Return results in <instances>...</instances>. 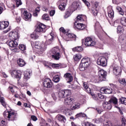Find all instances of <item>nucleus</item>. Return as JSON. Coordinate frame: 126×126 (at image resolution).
Returning <instances> with one entry per match:
<instances>
[{
    "mask_svg": "<svg viewBox=\"0 0 126 126\" xmlns=\"http://www.w3.org/2000/svg\"><path fill=\"white\" fill-rule=\"evenodd\" d=\"M90 65V58H83L82 59L81 61V63L80 64L79 69L81 71H83L86 68V67H88Z\"/></svg>",
    "mask_w": 126,
    "mask_h": 126,
    "instance_id": "obj_1",
    "label": "nucleus"
},
{
    "mask_svg": "<svg viewBox=\"0 0 126 126\" xmlns=\"http://www.w3.org/2000/svg\"><path fill=\"white\" fill-rule=\"evenodd\" d=\"M34 47L35 49H37L38 53L42 54L43 52L45 51V50L47 49V45L45 43L39 41H36L34 44Z\"/></svg>",
    "mask_w": 126,
    "mask_h": 126,
    "instance_id": "obj_2",
    "label": "nucleus"
},
{
    "mask_svg": "<svg viewBox=\"0 0 126 126\" xmlns=\"http://www.w3.org/2000/svg\"><path fill=\"white\" fill-rule=\"evenodd\" d=\"M96 45V40L95 39L88 37L85 39V45L86 47H94Z\"/></svg>",
    "mask_w": 126,
    "mask_h": 126,
    "instance_id": "obj_3",
    "label": "nucleus"
},
{
    "mask_svg": "<svg viewBox=\"0 0 126 126\" xmlns=\"http://www.w3.org/2000/svg\"><path fill=\"white\" fill-rule=\"evenodd\" d=\"M98 75L100 81H104L106 80V77H107V72L104 69H100L98 72Z\"/></svg>",
    "mask_w": 126,
    "mask_h": 126,
    "instance_id": "obj_4",
    "label": "nucleus"
},
{
    "mask_svg": "<svg viewBox=\"0 0 126 126\" xmlns=\"http://www.w3.org/2000/svg\"><path fill=\"white\" fill-rule=\"evenodd\" d=\"M23 19L25 21H31L32 20V14L31 13L27 11V10H24L23 13Z\"/></svg>",
    "mask_w": 126,
    "mask_h": 126,
    "instance_id": "obj_5",
    "label": "nucleus"
},
{
    "mask_svg": "<svg viewBox=\"0 0 126 126\" xmlns=\"http://www.w3.org/2000/svg\"><path fill=\"white\" fill-rule=\"evenodd\" d=\"M64 39H65L67 42L68 41H75L76 40V35L73 33H66V35L64 37Z\"/></svg>",
    "mask_w": 126,
    "mask_h": 126,
    "instance_id": "obj_6",
    "label": "nucleus"
},
{
    "mask_svg": "<svg viewBox=\"0 0 126 126\" xmlns=\"http://www.w3.org/2000/svg\"><path fill=\"white\" fill-rule=\"evenodd\" d=\"M97 64L102 66H106L107 65V59L104 57H99L97 60Z\"/></svg>",
    "mask_w": 126,
    "mask_h": 126,
    "instance_id": "obj_7",
    "label": "nucleus"
},
{
    "mask_svg": "<svg viewBox=\"0 0 126 126\" xmlns=\"http://www.w3.org/2000/svg\"><path fill=\"white\" fill-rule=\"evenodd\" d=\"M59 2H60V4L59 6L60 10H61V11L65 10V6H66V3H67V0H60Z\"/></svg>",
    "mask_w": 126,
    "mask_h": 126,
    "instance_id": "obj_8",
    "label": "nucleus"
},
{
    "mask_svg": "<svg viewBox=\"0 0 126 126\" xmlns=\"http://www.w3.org/2000/svg\"><path fill=\"white\" fill-rule=\"evenodd\" d=\"M11 75L14 78H17V79L21 78V71L20 70H13Z\"/></svg>",
    "mask_w": 126,
    "mask_h": 126,
    "instance_id": "obj_9",
    "label": "nucleus"
},
{
    "mask_svg": "<svg viewBox=\"0 0 126 126\" xmlns=\"http://www.w3.org/2000/svg\"><path fill=\"white\" fill-rule=\"evenodd\" d=\"M9 38L10 40H17V39H19V36H18V33L17 32H11L9 33Z\"/></svg>",
    "mask_w": 126,
    "mask_h": 126,
    "instance_id": "obj_10",
    "label": "nucleus"
},
{
    "mask_svg": "<svg viewBox=\"0 0 126 126\" xmlns=\"http://www.w3.org/2000/svg\"><path fill=\"white\" fill-rule=\"evenodd\" d=\"M45 29L46 25L43 24H39L35 29V32H38L39 33L41 32H45Z\"/></svg>",
    "mask_w": 126,
    "mask_h": 126,
    "instance_id": "obj_11",
    "label": "nucleus"
},
{
    "mask_svg": "<svg viewBox=\"0 0 126 126\" xmlns=\"http://www.w3.org/2000/svg\"><path fill=\"white\" fill-rule=\"evenodd\" d=\"M43 86L46 88H51L53 87V82L49 78L45 79L43 82Z\"/></svg>",
    "mask_w": 126,
    "mask_h": 126,
    "instance_id": "obj_12",
    "label": "nucleus"
},
{
    "mask_svg": "<svg viewBox=\"0 0 126 126\" xmlns=\"http://www.w3.org/2000/svg\"><path fill=\"white\" fill-rule=\"evenodd\" d=\"M69 7L70 8L71 10H72V11H75V10H76V9H80V8H81L80 4L78 2H73L71 6Z\"/></svg>",
    "mask_w": 126,
    "mask_h": 126,
    "instance_id": "obj_13",
    "label": "nucleus"
},
{
    "mask_svg": "<svg viewBox=\"0 0 126 126\" xmlns=\"http://www.w3.org/2000/svg\"><path fill=\"white\" fill-rule=\"evenodd\" d=\"M8 45L11 48H16L18 46V43L15 40L9 39L8 41Z\"/></svg>",
    "mask_w": 126,
    "mask_h": 126,
    "instance_id": "obj_14",
    "label": "nucleus"
},
{
    "mask_svg": "<svg viewBox=\"0 0 126 126\" xmlns=\"http://www.w3.org/2000/svg\"><path fill=\"white\" fill-rule=\"evenodd\" d=\"M7 120L10 121H15L16 120V113L13 112H10Z\"/></svg>",
    "mask_w": 126,
    "mask_h": 126,
    "instance_id": "obj_15",
    "label": "nucleus"
},
{
    "mask_svg": "<svg viewBox=\"0 0 126 126\" xmlns=\"http://www.w3.org/2000/svg\"><path fill=\"white\" fill-rule=\"evenodd\" d=\"M63 77L65 79L68 83L71 82V81L73 80V77H72V75H71V74L69 73H65L64 74Z\"/></svg>",
    "mask_w": 126,
    "mask_h": 126,
    "instance_id": "obj_16",
    "label": "nucleus"
},
{
    "mask_svg": "<svg viewBox=\"0 0 126 126\" xmlns=\"http://www.w3.org/2000/svg\"><path fill=\"white\" fill-rule=\"evenodd\" d=\"M100 91L105 94H111L113 92L112 88L110 87H104L100 89Z\"/></svg>",
    "mask_w": 126,
    "mask_h": 126,
    "instance_id": "obj_17",
    "label": "nucleus"
},
{
    "mask_svg": "<svg viewBox=\"0 0 126 126\" xmlns=\"http://www.w3.org/2000/svg\"><path fill=\"white\" fill-rule=\"evenodd\" d=\"M74 26L77 29H79V30H83L85 29V26L81 23L75 22L74 23Z\"/></svg>",
    "mask_w": 126,
    "mask_h": 126,
    "instance_id": "obj_18",
    "label": "nucleus"
},
{
    "mask_svg": "<svg viewBox=\"0 0 126 126\" xmlns=\"http://www.w3.org/2000/svg\"><path fill=\"white\" fill-rule=\"evenodd\" d=\"M8 25H9V23L8 21L1 22H0V29L3 30V29L7 28Z\"/></svg>",
    "mask_w": 126,
    "mask_h": 126,
    "instance_id": "obj_19",
    "label": "nucleus"
},
{
    "mask_svg": "<svg viewBox=\"0 0 126 126\" xmlns=\"http://www.w3.org/2000/svg\"><path fill=\"white\" fill-rule=\"evenodd\" d=\"M74 102V99H73V98H72L71 96L66 97L64 99V104H65V105H71V104H72V103Z\"/></svg>",
    "mask_w": 126,
    "mask_h": 126,
    "instance_id": "obj_20",
    "label": "nucleus"
},
{
    "mask_svg": "<svg viewBox=\"0 0 126 126\" xmlns=\"http://www.w3.org/2000/svg\"><path fill=\"white\" fill-rule=\"evenodd\" d=\"M55 37V33L54 32H51L49 34L47 35V41H48V44H51L52 42H53V40H54V38Z\"/></svg>",
    "mask_w": 126,
    "mask_h": 126,
    "instance_id": "obj_21",
    "label": "nucleus"
},
{
    "mask_svg": "<svg viewBox=\"0 0 126 126\" xmlns=\"http://www.w3.org/2000/svg\"><path fill=\"white\" fill-rule=\"evenodd\" d=\"M107 12L110 18L114 17V10H113V7L112 6H109L107 7Z\"/></svg>",
    "mask_w": 126,
    "mask_h": 126,
    "instance_id": "obj_22",
    "label": "nucleus"
},
{
    "mask_svg": "<svg viewBox=\"0 0 126 126\" xmlns=\"http://www.w3.org/2000/svg\"><path fill=\"white\" fill-rule=\"evenodd\" d=\"M122 69L120 66H116L113 68V73L115 74V75H120Z\"/></svg>",
    "mask_w": 126,
    "mask_h": 126,
    "instance_id": "obj_23",
    "label": "nucleus"
},
{
    "mask_svg": "<svg viewBox=\"0 0 126 126\" xmlns=\"http://www.w3.org/2000/svg\"><path fill=\"white\" fill-rule=\"evenodd\" d=\"M102 106L105 110H111L112 109V104H111V103L107 101L104 102Z\"/></svg>",
    "mask_w": 126,
    "mask_h": 126,
    "instance_id": "obj_24",
    "label": "nucleus"
},
{
    "mask_svg": "<svg viewBox=\"0 0 126 126\" xmlns=\"http://www.w3.org/2000/svg\"><path fill=\"white\" fill-rule=\"evenodd\" d=\"M86 19V16L85 15H79L77 17V20L76 22H82L83 21H84Z\"/></svg>",
    "mask_w": 126,
    "mask_h": 126,
    "instance_id": "obj_25",
    "label": "nucleus"
},
{
    "mask_svg": "<svg viewBox=\"0 0 126 126\" xmlns=\"http://www.w3.org/2000/svg\"><path fill=\"white\" fill-rule=\"evenodd\" d=\"M72 12H73V11L70 9V7H69L65 13L64 18H68L72 14Z\"/></svg>",
    "mask_w": 126,
    "mask_h": 126,
    "instance_id": "obj_26",
    "label": "nucleus"
},
{
    "mask_svg": "<svg viewBox=\"0 0 126 126\" xmlns=\"http://www.w3.org/2000/svg\"><path fill=\"white\" fill-rule=\"evenodd\" d=\"M56 119L59 122H62L63 123H65V121H66V120L65 119V117H64V116H63L61 114L58 115L56 116Z\"/></svg>",
    "mask_w": 126,
    "mask_h": 126,
    "instance_id": "obj_27",
    "label": "nucleus"
},
{
    "mask_svg": "<svg viewBox=\"0 0 126 126\" xmlns=\"http://www.w3.org/2000/svg\"><path fill=\"white\" fill-rule=\"evenodd\" d=\"M93 122L95 123V124H102L105 122L104 117H100L99 118L95 119L93 120Z\"/></svg>",
    "mask_w": 126,
    "mask_h": 126,
    "instance_id": "obj_28",
    "label": "nucleus"
},
{
    "mask_svg": "<svg viewBox=\"0 0 126 126\" xmlns=\"http://www.w3.org/2000/svg\"><path fill=\"white\" fill-rule=\"evenodd\" d=\"M1 96H2V94L1 93V92H0V102L1 105L5 108L6 107V103L4 101V98Z\"/></svg>",
    "mask_w": 126,
    "mask_h": 126,
    "instance_id": "obj_29",
    "label": "nucleus"
},
{
    "mask_svg": "<svg viewBox=\"0 0 126 126\" xmlns=\"http://www.w3.org/2000/svg\"><path fill=\"white\" fill-rule=\"evenodd\" d=\"M81 107V104L79 102H74L72 106V110H77V109H79Z\"/></svg>",
    "mask_w": 126,
    "mask_h": 126,
    "instance_id": "obj_30",
    "label": "nucleus"
},
{
    "mask_svg": "<svg viewBox=\"0 0 126 126\" xmlns=\"http://www.w3.org/2000/svg\"><path fill=\"white\" fill-rule=\"evenodd\" d=\"M52 59H54L56 61H59L61 59V53L59 52L52 55Z\"/></svg>",
    "mask_w": 126,
    "mask_h": 126,
    "instance_id": "obj_31",
    "label": "nucleus"
},
{
    "mask_svg": "<svg viewBox=\"0 0 126 126\" xmlns=\"http://www.w3.org/2000/svg\"><path fill=\"white\" fill-rule=\"evenodd\" d=\"M17 63L20 66H24L26 64L25 61L21 58H20L17 60Z\"/></svg>",
    "mask_w": 126,
    "mask_h": 126,
    "instance_id": "obj_32",
    "label": "nucleus"
},
{
    "mask_svg": "<svg viewBox=\"0 0 126 126\" xmlns=\"http://www.w3.org/2000/svg\"><path fill=\"white\" fill-rule=\"evenodd\" d=\"M24 78L25 80V81H27L29 78H30V72L27 71H25L24 73Z\"/></svg>",
    "mask_w": 126,
    "mask_h": 126,
    "instance_id": "obj_33",
    "label": "nucleus"
},
{
    "mask_svg": "<svg viewBox=\"0 0 126 126\" xmlns=\"http://www.w3.org/2000/svg\"><path fill=\"white\" fill-rule=\"evenodd\" d=\"M103 125L104 126H119L118 124H113L111 121H104Z\"/></svg>",
    "mask_w": 126,
    "mask_h": 126,
    "instance_id": "obj_34",
    "label": "nucleus"
},
{
    "mask_svg": "<svg viewBox=\"0 0 126 126\" xmlns=\"http://www.w3.org/2000/svg\"><path fill=\"white\" fill-rule=\"evenodd\" d=\"M51 52L53 55L55 54H57L58 53H61V50H60V48L58 47H54L52 48L51 50Z\"/></svg>",
    "mask_w": 126,
    "mask_h": 126,
    "instance_id": "obj_35",
    "label": "nucleus"
},
{
    "mask_svg": "<svg viewBox=\"0 0 126 126\" xmlns=\"http://www.w3.org/2000/svg\"><path fill=\"white\" fill-rule=\"evenodd\" d=\"M82 58V56H81V55L80 54H76L73 56V59L76 62L80 61Z\"/></svg>",
    "mask_w": 126,
    "mask_h": 126,
    "instance_id": "obj_36",
    "label": "nucleus"
},
{
    "mask_svg": "<svg viewBox=\"0 0 126 126\" xmlns=\"http://www.w3.org/2000/svg\"><path fill=\"white\" fill-rule=\"evenodd\" d=\"M85 91H86V92H87V93H88L89 94H91V95H92L93 98L96 100V96H95V94H92V92H91V89H90L89 87L87 88V89H86L85 90Z\"/></svg>",
    "mask_w": 126,
    "mask_h": 126,
    "instance_id": "obj_37",
    "label": "nucleus"
},
{
    "mask_svg": "<svg viewBox=\"0 0 126 126\" xmlns=\"http://www.w3.org/2000/svg\"><path fill=\"white\" fill-rule=\"evenodd\" d=\"M58 97L60 99L63 98H64L65 95H64V93L63 92V90L60 91L58 93Z\"/></svg>",
    "mask_w": 126,
    "mask_h": 126,
    "instance_id": "obj_38",
    "label": "nucleus"
},
{
    "mask_svg": "<svg viewBox=\"0 0 126 126\" xmlns=\"http://www.w3.org/2000/svg\"><path fill=\"white\" fill-rule=\"evenodd\" d=\"M64 113L66 116H71V110L70 109L66 108L64 110Z\"/></svg>",
    "mask_w": 126,
    "mask_h": 126,
    "instance_id": "obj_39",
    "label": "nucleus"
},
{
    "mask_svg": "<svg viewBox=\"0 0 126 126\" xmlns=\"http://www.w3.org/2000/svg\"><path fill=\"white\" fill-rule=\"evenodd\" d=\"M116 9L121 15H124L125 14V12H124V10L122 7L117 6L116 7Z\"/></svg>",
    "mask_w": 126,
    "mask_h": 126,
    "instance_id": "obj_40",
    "label": "nucleus"
},
{
    "mask_svg": "<svg viewBox=\"0 0 126 126\" xmlns=\"http://www.w3.org/2000/svg\"><path fill=\"white\" fill-rule=\"evenodd\" d=\"M64 92V94L65 96H70L71 95V91L69 90H63Z\"/></svg>",
    "mask_w": 126,
    "mask_h": 126,
    "instance_id": "obj_41",
    "label": "nucleus"
},
{
    "mask_svg": "<svg viewBox=\"0 0 126 126\" xmlns=\"http://www.w3.org/2000/svg\"><path fill=\"white\" fill-rule=\"evenodd\" d=\"M109 102L117 105V104H118V99H117L116 97H112L111 100H109Z\"/></svg>",
    "mask_w": 126,
    "mask_h": 126,
    "instance_id": "obj_42",
    "label": "nucleus"
},
{
    "mask_svg": "<svg viewBox=\"0 0 126 126\" xmlns=\"http://www.w3.org/2000/svg\"><path fill=\"white\" fill-rule=\"evenodd\" d=\"M92 13L94 16H96V15L98 14V10H97V8L95 7H93L92 8Z\"/></svg>",
    "mask_w": 126,
    "mask_h": 126,
    "instance_id": "obj_43",
    "label": "nucleus"
},
{
    "mask_svg": "<svg viewBox=\"0 0 126 126\" xmlns=\"http://www.w3.org/2000/svg\"><path fill=\"white\" fill-rule=\"evenodd\" d=\"M120 22L123 26H126V18L122 17L121 19Z\"/></svg>",
    "mask_w": 126,
    "mask_h": 126,
    "instance_id": "obj_44",
    "label": "nucleus"
},
{
    "mask_svg": "<svg viewBox=\"0 0 126 126\" xmlns=\"http://www.w3.org/2000/svg\"><path fill=\"white\" fill-rule=\"evenodd\" d=\"M86 117V114L83 113H80L79 114H77L76 115V118H85Z\"/></svg>",
    "mask_w": 126,
    "mask_h": 126,
    "instance_id": "obj_45",
    "label": "nucleus"
},
{
    "mask_svg": "<svg viewBox=\"0 0 126 126\" xmlns=\"http://www.w3.org/2000/svg\"><path fill=\"white\" fill-rule=\"evenodd\" d=\"M42 19L44 20H50V17L48 14H44L42 16Z\"/></svg>",
    "mask_w": 126,
    "mask_h": 126,
    "instance_id": "obj_46",
    "label": "nucleus"
},
{
    "mask_svg": "<svg viewBox=\"0 0 126 126\" xmlns=\"http://www.w3.org/2000/svg\"><path fill=\"white\" fill-rule=\"evenodd\" d=\"M124 32V28L120 26L117 28V33H123Z\"/></svg>",
    "mask_w": 126,
    "mask_h": 126,
    "instance_id": "obj_47",
    "label": "nucleus"
},
{
    "mask_svg": "<svg viewBox=\"0 0 126 126\" xmlns=\"http://www.w3.org/2000/svg\"><path fill=\"white\" fill-rule=\"evenodd\" d=\"M74 52H81L82 51V47L78 46L73 49Z\"/></svg>",
    "mask_w": 126,
    "mask_h": 126,
    "instance_id": "obj_48",
    "label": "nucleus"
},
{
    "mask_svg": "<svg viewBox=\"0 0 126 126\" xmlns=\"http://www.w3.org/2000/svg\"><path fill=\"white\" fill-rule=\"evenodd\" d=\"M31 37L32 39L36 40V39H38V38H39V35L35 33H33L31 35Z\"/></svg>",
    "mask_w": 126,
    "mask_h": 126,
    "instance_id": "obj_49",
    "label": "nucleus"
},
{
    "mask_svg": "<svg viewBox=\"0 0 126 126\" xmlns=\"http://www.w3.org/2000/svg\"><path fill=\"white\" fill-rule=\"evenodd\" d=\"M120 102L121 104H124V105H126V98L125 97L120 98Z\"/></svg>",
    "mask_w": 126,
    "mask_h": 126,
    "instance_id": "obj_50",
    "label": "nucleus"
},
{
    "mask_svg": "<svg viewBox=\"0 0 126 126\" xmlns=\"http://www.w3.org/2000/svg\"><path fill=\"white\" fill-rule=\"evenodd\" d=\"M60 80L61 79L60 78L59 76H55L53 78V81H54L56 83H58V82H59Z\"/></svg>",
    "mask_w": 126,
    "mask_h": 126,
    "instance_id": "obj_51",
    "label": "nucleus"
},
{
    "mask_svg": "<svg viewBox=\"0 0 126 126\" xmlns=\"http://www.w3.org/2000/svg\"><path fill=\"white\" fill-rule=\"evenodd\" d=\"M19 48L21 51H25L26 50V46L24 44H19Z\"/></svg>",
    "mask_w": 126,
    "mask_h": 126,
    "instance_id": "obj_52",
    "label": "nucleus"
},
{
    "mask_svg": "<svg viewBox=\"0 0 126 126\" xmlns=\"http://www.w3.org/2000/svg\"><path fill=\"white\" fill-rule=\"evenodd\" d=\"M119 82L121 84L124 85V86H126V82L125 79H120L119 80Z\"/></svg>",
    "mask_w": 126,
    "mask_h": 126,
    "instance_id": "obj_53",
    "label": "nucleus"
},
{
    "mask_svg": "<svg viewBox=\"0 0 126 126\" xmlns=\"http://www.w3.org/2000/svg\"><path fill=\"white\" fill-rule=\"evenodd\" d=\"M14 1L16 3L17 6L18 7L19 5H21L22 4V2L21 1V0H14Z\"/></svg>",
    "mask_w": 126,
    "mask_h": 126,
    "instance_id": "obj_54",
    "label": "nucleus"
},
{
    "mask_svg": "<svg viewBox=\"0 0 126 126\" xmlns=\"http://www.w3.org/2000/svg\"><path fill=\"white\" fill-rule=\"evenodd\" d=\"M51 65H52V67H53V68H58V67H60V64L59 63H53L51 64Z\"/></svg>",
    "mask_w": 126,
    "mask_h": 126,
    "instance_id": "obj_55",
    "label": "nucleus"
},
{
    "mask_svg": "<svg viewBox=\"0 0 126 126\" xmlns=\"http://www.w3.org/2000/svg\"><path fill=\"white\" fill-rule=\"evenodd\" d=\"M122 126H126V119H125L124 117L122 118Z\"/></svg>",
    "mask_w": 126,
    "mask_h": 126,
    "instance_id": "obj_56",
    "label": "nucleus"
},
{
    "mask_svg": "<svg viewBox=\"0 0 126 126\" xmlns=\"http://www.w3.org/2000/svg\"><path fill=\"white\" fill-rule=\"evenodd\" d=\"M10 113V112H8V111H5L4 112H3V115L4 118H6L7 119V117L8 116H9Z\"/></svg>",
    "mask_w": 126,
    "mask_h": 126,
    "instance_id": "obj_57",
    "label": "nucleus"
},
{
    "mask_svg": "<svg viewBox=\"0 0 126 126\" xmlns=\"http://www.w3.org/2000/svg\"><path fill=\"white\" fill-rule=\"evenodd\" d=\"M60 31L62 33H63V34H66L67 33L66 31H65V30H64V28H63V27H62L60 29Z\"/></svg>",
    "mask_w": 126,
    "mask_h": 126,
    "instance_id": "obj_58",
    "label": "nucleus"
},
{
    "mask_svg": "<svg viewBox=\"0 0 126 126\" xmlns=\"http://www.w3.org/2000/svg\"><path fill=\"white\" fill-rule=\"evenodd\" d=\"M91 123L89 122H83L82 123V126H90Z\"/></svg>",
    "mask_w": 126,
    "mask_h": 126,
    "instance_id": "obj_59",
    "label": "nucleus"
},
{
    "mask_svg": "<svg viewBox=\"0 0 126 126\" xmlns=\"http://www.w3.org/2000/svg\"><path fill=\"white\" fill-rule=\"evenodd\" d=\"M49 13L50 16H54V15H55V14L56 13V11L55 10H51L50 11Z\"/></svg>",
    "mask_w": 126,
    "mask_h": 126,
    "instance_id": "obj_60",
    "label": "nucleus"
},
{
    "mask_svg": "<svg viewBox=\"0 0 126 126\" xmlns=\"http://www.w3.org/2000/svg\"><path fill=\"white\" fill-rule=\"evenodd\" d=\"M31 119H32V121H33V122H36V121H37L38 120V118H37V117H36L34 115H32L31 116Z\"/></svg>",
    "mask_w": 126,
    "mask_h": 126,
    "instance_id": "obj_61",
    "label": "nucleus"
},
{
    "mask_svg": "<svg viewBox=\"0 0 126 126\" xmlns=\"http://www.w3.org/2000/svg\"><path fill=\"white\" fill-rule=\"evenodd\" d=\"M47 113L48 115H50V114H55V113H56V111L49 109L47 110Z\"/></svg>",
    "mask_w": 126,
    "mask_h": 126,
    "instance_id": "obj_62",
    "label": "nucleus"
},
{
    "mask_svg": "<svg viewBox=\"0 0 126 126\" xmlns=\"http://www.w3.org/2000/svg\"><path fill=\"white\" fill-rule=\"evenodd\" d=\"M83 87L85 90L87 89V88H89L88 85H87V83H85V82L83 83Z\"/></svg>",
    "mask_w": 126,
    "mask_h": 126,
    "instance_id": "obj_63",
    "label": "nucleus"
},
{
    "mask_svg": "<svg viewBox=\"0 0 126 126\" xmlns=\"http://www.w3.org/2000/svg\"><path fill=\"white\" fill-rule=\"evenodd\" d=\"M52 97L53 98V99L55 101H56V100H57V96H56V94L55 93H53L52 94Z\"/></svg>",
    "mask_w": 126,
    "mask_h": 126,
    "instance_id": "obj_64",
    "label": "nucleus"
}]
</instances>
